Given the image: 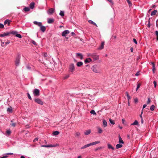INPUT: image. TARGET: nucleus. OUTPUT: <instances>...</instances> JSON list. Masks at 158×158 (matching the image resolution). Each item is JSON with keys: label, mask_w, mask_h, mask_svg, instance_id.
<instances>
[{"label": "nucleus", "mask_w": 158, "mask_h": 158, "mask_svg": "<svg viewBox=\"0 0 158 158\" xmlns=\"http://www.w3.org/2000/svg\"><path fill=\"white\" fill-rule=\"evenodd\" d=\"M107 0L108 1V2H110L111 3H113L112 1V0Z\"/></svg>", "instance_id": "69168bd1"}, {"label": "nucleus", "mask_w": 158, "mask_h": 158, "mask_svg": "<svg viewBox=\"0 0 158 158\" xmlns=\"http://www.w3.org/2000/svg\"><path fill=\"white\" fill-rule=\"evenodd\" d=\"M151 64H152V67L153 66V65H155V64H154V62H151Z\"/></svg>", "instance_id": "0e129e2a"}, {"label": "nucleus", "mask_w": 158, "mask_h": 158, "mask_svg": "<svg viewBox=\"0 0 158 158\" xmlns=\"http://www.w3.org/2000/svg\"><path fill=\"white\" fill-rule=\"evenodd\" d=\"M100 143L99 141H95L94 142H93V143H90L88 144H87L83 146V147H82L81 149H83L84 148H85L87 147H88L90 146L91 145H94L97 144H98V143Z\"/></svg>", "instance_id": "f03ea898"}, {"label": "nucleus", "mask_w": 158, "mask_h": 158, "mask_svg": "<svg viewBox=\"0 0 158 158\" xmlns=\"http://www.w3.org/2000/svg\"><path fill=\"white\" fill-rule=\"evenodd\" d=\"M80 58L82 59L83 58V56L80 53Z\"/></svg>", "instance_id": "5fc2aeb1"}, {"label": "nucleus", "mask_w": 158, "mask_h": 158, "mask_svg": "<svg viewBox=\"0 0 158 158\" xmlns=\"http://www.w3.org/2000/svg\"><path fill=\"white\" fill-rule=\"evenodd\" d=\"M103 125L104 127H106L107 126V123L106 121L104 120L103 122Z\"/></svg>", "instance_id": "bb28decb"}, {"label": "nucleus", "mask_w": 158, "mask_h": 158, "mask_svg": "<svg viewBox=\"0 0 158 158\" xmlns=\"http://www.w3.org/2000/svg\"><path fill=\"white\" fill-rule=\"evenodd\" d=\"M125 120L124 119H122V122L124 124L125 122Z\"/></svg>", "instance_id": "13d9d810"}, {"label": "nucleus", "mask_w": 158, "mask_h": 158, "mask_svg": "<svg viewBox=\"0 0 158 158\" xmlns=\"http://www.w3.org/2000/svg\"><path fill=\"white\" fill-rule=\"evenodd\" d=\"M151 102V100H150V98H148V101L147 102V103L148 104H149V103H150Z\"/></svg>", "instance_id": "09e8293b"}, {"label": "nucleus", "mask_w": 158, "mask_h": 158, "mask_svg": "<svg viewBox=\"0 0 158 158\" xmlns=\"http://www.w3.org/2000/svg\"><path fill=\"white\" fill-rule=\"evenodd\" d=\"M138 124V122L137 120H135L134 122L131 124V125H137Z\"/></svg>", "instance_id": "4be33fe9"}, {"label": "nucleus", "mask_w": 158, "mask_h": 158, "mask_svg": "<svg viewBox=\"0 0 158 158\" xmlns=\"http://www.w3.org/2000/svg\"><path fill=\"white\" fill-rule=\"evenodd\" d=\"M141 85V84L140 83H137V88L136 89V91H137V90L140 87Z\"/></svg>", "instance_id": "cd10ccee"}, {"label": "nucleus", "mask_w": 158, "mask_h": 158, "mask_svg": "<svg viewBox=\"0 0 158 158\" xmlns=\"http://www.w3.org/2000/svg\"><path fill=\"white\" fill-rule=\"evenodd\" d=\"M134 101L135 103L137 102H138V99L137 98H135L134 99Z\"/></svg>", "instance_id": "603ef678"}, {"label": "nucleus", "mask_w": 158, "mask_h": 158, "mask_svg": "<svg viewBox=\"0 0 158 158\" xmlns=\"http://www.w3.org/2000/svg\"><path fill=\"white\" fill-rule=\"evenodd\" d=\"M59 134V132L58 131H55L53 133V134L54 135H56Z\"/></svg>", "instance_id": "7c9ffc66"}, {"label": "nucleus", "mask_w": 158, "mask_h": 158, "mask_svg": "<svg viewBox=\"0 0 158 158\" xmlns=\"http://www.w3.org/2000/svg\"><path fill=\"white\" fill-rule=\"evenodd\" d=\"M107 145L108 148L109 149H111L113 150H114V148L110 144L108 143L107 144Z\"/></svg>", "instance_id": "412c9836"}, {"label": "nucleus", "mask_w": 158, "mask_h": 158, "mask_svg": "<svg viewBox=\"0 0 158 158\" xmlns=\"http://www.w3.org/2000/svg\"><path fill=\"white\" fill-rule=\"evenodd\" d=\"M89 56L91 57L94 60H98L99 58L98 55L95 54V53L90 54Z\"/></svg>", "instance_id": "7ed1b4c3"}, {"label": "nucleus", "mask_w": 158, "mask_h": 158, "mask_svg": "<svg viewBox=\"0 0 158 158\" xmlns=\"http://www.w3.org/2000/svg\"><path fill=\"white\" fill-rule=\"evenodd\" d=\"M98 132L99 133H101L102 132V129L100 127H98Z\"/></svg>", "instance_id": "473e14b6"}, {"label": "nucleus", "mask_w": 158, "mask_h": 158, "mask_svg": "<svg viewBox=\"0 0 158 158\" xmlns=\"http://www.w3.org/2000/svg\"><path fill=\"white\" fill-rule=\"evenodd\" d=\"M59 145L57 144H50V147H55L57 146H58Z\"/></svg>", "instance_id": "f704fd0d"}, {"label": "nucleus", "mask_w": 158, "mask_h": 158, "mask_svg": "<svg viewBox=\"0 0 158 158\" xmlns=\"http://www.w3.org/2000/svg\"><path fill=\"white\" fill-rule=\"evenodd\" d=\"M33 23L34 24L37 25L39 27L41 26V25L42 24V23L38 22L37 21H34Z\"/></svg>", "instance_id": "ddd939ff"}, {"label": "nucleus", "mask_w": 158, "mask_h": 158, "mask_svg": "<svg viewBox=\"0 0 158 158\" xmlns=\"http://www.w3.org/2000/svg\"><path fill=\"white\" fill-rule=\"evenodd\" d=\"M11 126H12L13 127H15V126L16 125V124L15 123H13L11 124Z\"/></svg>", "instance_id": "6e6d98bb"}, {"label": "nucleus", "mask_w": 158, "mask_h": 158, "mask_svg": "<svg viewBox=\"0 0 158 158\" xmlns=\"http://www.w3.org/2000/svg\"><path fill=\"white\" fill-rule=\"evenodd\" d=\"M16 36L19 38H22L21 35L17 33Z\"/></svg>", "instance_id": "58836bf2"}, {"label": "nucleus", "mask_w": 158, "mask_h": 158, "mask_svg": "<svg viewBox=\"0 0 158 158\" xmlns=\"http://www.w3.org/2000/svg\"><path fill=\"white\" fill-rule=\"evenodd\" d=\"M17 32L16 31H13L11 32V33L14 35H16L17 34Z\"/></svg>", "instance_id": "49530a36"}, {"label": "nucleus", "mask_w": 158, "mask_h": 158, "mask_svg": "<svg viewBox=\"0 0 158 158\" xmlns=\"http://www.w3.org/2000/svg\"><path fill=\"white\" fill-rule=\"evenodd\" d=\"M4 27V26L3 24L0 23V28H2Z\"/></svg>", "instance_id": "a18cd8bd"}, {"label": "nucleus", "mask_w": 158, "mask_h": 158, "mask_svg": "<svg viewBox=\"0 0 158 158\" xmlns=\"http://www.w3.org/2000/svg\"><path fill=\"white\" fill-rule=\"evenodd\" d=\"M153 84H154V85L155 88H156V82L155 81H153Z\"/></svg>", "instance_id": "8fccbe9b"}, {"label": "nucleus", "mask_w": 158, "mask_h": 158, "mask_svg": "<svg viewBox=\"0 0 158 158\" xmlns=\"http://www.w3.org/2000/svg\"><path fill=\"white\" fill-rule=\"evenodd\" d=\"M10 43L9 41H7L5 43V45H6L7 44H9Z\"/></svg>", "instance_id": "680f3d73"}, {"label": "nucleus", "mask_w": 158, "mask_h": 158, "mask_svg": "<svg viewBox=\"0 0 158 158\" xmlns=\"http://www.w3.org/2000/svg\"><path fill=\"white\" fill-rule=\"evenodd\" d=\"M147 106V105L146 104H144L143 106V109H144Z\"/></svg>", "instance_id": "338daca9"}, {"label": "nucleus", "mask_w": 158, "mask_h": 158, "mask_svg": "<svg viewBox=\"0 0 158 158\" xmlns=\"http://www.w3.org/2000/svg\"><path fill=\"white\" fill-rule=\"evenodd\" d=\"M69 71L71 72H73L74 70V65L73 64H72L69 66Z\"/></svg>", "instance_id": "0eeeda50"}, {"label": "nucleus", "mask_w": 158, "mask_h": 158, "mask_svg": "<svg viewBox=\"0 0 158 158\" xmlns=\"http://www.w3.org/2000/svg\"><path fill=\"white\" fill-rule=\"evenodd\" d=\"M20 59V56L19 55L17 56L15 60V64L16 66H18L19 65Z\"/></svg>", "instance_id": "39448f33"}, {"label": "nucleus", "mask_w": 158, "mask_h": 158, "mask_svg": "<svg viewBox=\"0 0 158 158\" xmlns=\"http://www.w3.org/2000/svg\"><path fill=\"white\" fill-rule=\"evenodd\" d=\"M157 12V10H154L151 14V16L154 15L156 14V13Z\"/></svg>", "instance_id": "393cba45"}, {"label": "nucleus", "mask_w": 158, "mask_h": 158, "mask_svg": "<svg viewBox=\"0 0 158 158\" xmlns=\"http://www.w3.org/2000/svg\"><path fill=\"white\" fill-rule=\"evenodd\" d=\"M133 41L136 44H137V41L135 39H133Z\"/></svg>", "instance_id": "3c124183"}, {"label": "nucleus", "mask_w": 158, "mask_h": 158, "mask_svg": "<svg viewBox=\"0 0 158 158\" xmlns=\"http://www.w3.org/2000/svg\"><path fill=\"white\" fill-rule=\"evenodd\" d=\"M47 20L48 23L49 24L52 23L54 22V19H52L48 18Z\"/></svg>", "instance_id": "dca6fc26"}, {"label": "nucleus", "mask_w": 158, "mask_h": 158, "mask_svg": "<svg viewBox=\"0 0 158 158\" xmlns=\"http://www.w3.org/2000/svg\"><path fill=\"white\" fill-rule=\"evenodd\" d=\"M35 101L38 104L42 105L44 104L43 101L40 99L39 98H35Z\"/></svg>", "instance_id": "423d86ee"}, {"label": "nucleus", "mask_w": 158, "mask_h": 158, "mask_svg": "<svg viewBox=\"0 0 158 158\" xmlns=\"http://www.w3.org/2000/svg\"><path fill=\"white\" fill-rule=\"evenodd\" d=\"M59 15L63 17L64 16V12L63 11H60Z\"/></svg>", "instance_id": "72a5a7b5"}, {"label": "nucleus", "mask_w": 158, "mask_h": 158, "mask_svg": "<svg viewBox=\"0 0 158 158\" xmlns=\"http://www.w3.org/2000/svg\"><path fill=\"white\" fill-rule=\"evenodd\" d=\"M40 30L43 32H44L46 30V27L44 26H42L41 25V26H40Z\"/></svg>", "instance_id": "4468645a"}, {"label": "nucleus", "mask_w": 158, "mask_h": 158, "mask_svg": "<svg viewBox=\"0 0 158 158\" xmlns=\"http://www.w3.org/2000/svg\"><path fill=\"white\" fill-rule=\"evenodd\" d=\"M13 154V153H12L9 152V153H6L5 154H6V155H12Z\"/></svg>", "instance_id": "4d7b16f0"}, {"label": "nucleus", "mask_w": 158, "mask_h": 158, "mask_svg": "<svg viewBox=\"0 0 158 158\" xmlns=\"http://www.w3.org/2000/svg\"><path fill=\"white\" fill-rule=\"evenodd\" d=\"M35 3L34 2L31 3L30 4V7L31 9L34 8V7Z\"/></svg>", "instance_id": "aec40b11"}, {"label": "nucleus", "mask_w": 158, "mask_h": 158, "mask_svg": "<svg viewBox=\"0 0 158 158\" xmlns=\"http://www.w3.org/2000/svg\"><path fill=\"white\" fill-rule=\"evenodd\" d=\"M126 95H127V97L128 96H129V94H128V92H126Z\"/></svg>", "instance_id": "774afa93"}, {"label": "nucleus", "mask_w": 158, "mask_h": 158, "mask_svg": "<svg viewBox=\"0 0 158 158\" xmlns=\"http://www.w3.org/2000/svg\"><path fill=\"white\" fill-rule=\"evenodd\" d=\"M109 120H110V123L111 124H115V123L113 120H112L111 119H110Z\"/></svg>", "instance_id": "a19ab883"}, {"label": "nucleus", "mask_w": 158, "mask_h": 158, "mask_svg": "<svg viewBox=\"0 0 158 158\" xmlns=\"http://www.w3.org/2000/svg\"><path fill=\"white\" fill-rule=\"evenodd\" d=\"M155 106L154 105H152L150 107V109L152 111H153L154 110Z\"/></svg>", "instance_id": "c9c22d12"}, {"label": "nucleus", "mask_w": 158, "mask_h": 158, "mask_svg": "<svg viewBox=\"0 0 158 158\" xmlns=\"http://www.w3.org/2000/svg\"><path fill=\"white\" fill-rule=\"evenodd\" d=\"M44 56L47 60H49L50 58V57L46 53H44Z\"/></svg>", "instance_id": "f3484780"}, {"label": "nucleus", "mask_w": 158, "mask_h": 158, "mask_svg": "<svg viewBox=\"0 0 158 158\" xmlns=\"http://www.w3.org/2000/svg\"><path fill=\"white\" fill-rule=\"evenodd\" d=\"M38 140V139L37 138H35L34 139L33 141L36 142V141H37Z\"/></svg>", "instance_id": "bf43d9fd"}, {"label": "nucleus", "mask_w": 158, "mask_h": 158, "mask_svg": "<svg viewBox=\"0 0 158 158\" xmlns=\"http://www.w3.org/2000/svg\"><path fill=\"white\" fill-rule=\"evenodd\" d=\"M11 22V21L10 20L7 19L4 21V24L5 25H6L7 23L8 26H9Z\"/></svg>", "instance_id": "f8f14e48"}, {"label": "nucleus", "mask_w": 158, "mask_h": 158, "mask_svg": "<svg viewBox=\"0 0 158 158\" xmlns=\"http://www.w3.org/2000/svg\"><path fill=\"white\" fill-rule=\"evenodd\" d=\"M69 33V31L68 30H66L64 31L62 33V35L63 36H65L67 34Z\"/></svg>", "instance_id": "1a4fd4ad"}, {"label": "nucleus", "mask_w": 158, "mask_h": 158, "mask_svg": "<svg viewBox=\"0 0 158 158\" xmlns=\"http://www.w3.org/2000/svg\"><path fill=\"white\" fill-rule=\"evenodd\" d=\"M69 77V75H65L64 77V79H66L67 78H68Z\"/></svg>", "instance_id": "c03bdc74"}, {"label": "nucleus", "mask_w": 158, "mask_h": 158, "mask_svg": "<svg viewBox=\"0 0 158 158\" xmlns=\"http://www.w3.org/2000/svg\"><path fill=\"white\" fill-rule=\"evenodd\" d=\"M33 93L35 96H38L40 95V91L38 89H35L33 91Z\"/></svg>", "instance_id": "20e7f679"}, {"label": "nucleus", "mask_w": 158, "mask_h": 158, "mask_svg": "<svg viewBox=\"0 0 158 158\" xmlns=\"http://www.w3.org/2000/svg\"><path fill=\"white\" fill-rule=\"evenodd\" d=\"M7 112L12 113V108L11 107H10V108H8L7 110Z\"/></svg>", "instance_id": "c85d7f7f"}, {"label": "nucleus", "mask_w": 158, "mask_h": 158, "mask_svg": "<svg viewBox=\"0 0 158 158\" xmlns=\"http://www.w3.org/2000/svg\"><path fill=\"white\" fill-rule=\"evenodd\" d=\"M91 132V130H88L86 131H85V132L84 134L85 135H88L90 134Z\"/></svg>", "instance_id": "b1692460"}, {"label": "nucleus", "mask_w": 158, "mask_h": 158, "mask_svg": "<svg viewBox=\"0 0 158 158\" xmlns=\"http://www.w3.org/2000/svg\"><path fill=\"white\" fill-rule=\"evenodd\" d=\"M104 42H102L100 46L98 48V49L99 50H101L104 48Z\"/></svg>", "instance_id": "9d476101"}, {"label": "nucleus", "mask_w": 158, "mask_h": 158, "mask_svg": "<svg viewBox=\"0 0 158 158\" xmlns=\"http://www.w3.org/2000/svg\"><path fill=\"white\" fill-rule=\"evenodd\" d=\"M27 96H28V98L29 99L31 100V96H30L29 94V93H27Z\"/></svg>", "instance_id": "37998d69"}, {"label": "nucleus", "mask_w": 158, "mask_h": 158, "mask_svg": "<svg viewBox=\"0 0 158 158\" xmlns=\"http://www.w3.org/2000/svg\"><path fill=\"white\" fill-rule=\"evenodd\" d=\"M23 10L27 12L30 10V8L29 7H25L24 9Z\"/></svg>", "instance_id": "c756f323"}, {"label": "nucleus", "mask_w": 158, "mask_h": 158, "mask_svg": "<svg viewBox=\"0 0 158 158\" xmlns=\"http://www.w3.org/2000/svg\"><path fill=\"white\" fill-rule=\"evenodd\" d=\"M88 22L89 23L92 24L95 26L96 27H97V25L94 22L91 20H89Z\"/></svg>", "instance_id": "5701e85b"}, {"label": "nucleus", "mask_w": 158, "mask_h": 158, "mask_svg": "<svg viewBox=\"0 0 158 158\" xmlns=\"http://www.w3.org/2000/svg\"><path fill=\"white\" fill-rule=\"evenodd\" d=\"M90 113L91 114H93V115H96V113L95 112V111L94 110H92L90 111Z\"/></svg>", "instance_id": "e433bc0d"}, {"label": "nucleus", "mask_w": 158, "mask_h": 158, "mask_svg": "<svg viewBox=\"0 0 158 158\" xmlns=\"http://www.w3.org/2000/svg\"><path fill=\"white\" fill-rule=\"evenodd\" d=\"M123 147V145L122 144H118L116 145V148L118 149L119 148H121Z\"/></svg>", "instance_id": "a878e982"}, {"label": "nucleus", "mask_w": 158, "mask_h": 158, "mask_svg": "<svg viewBox=\"0 0 158 158\" xmlns=\"http://www.w3.org/2000/svg\"><path fill=\"white\" fill-rule=\"evenodd\" d=\"M55 9L53 8L49 9L47 11V13L48 15H52L54 12Z\"/></svg>", "instance_id": "6e6552de"}, {"label": "nucleus", "mask_w": 158, "mask_h": 158, "mask_svg": "<svg viewBox=\"0 0 158 158\" xmlns=\"http://www.w3.org/2000/svg\"><path fill=\"white\" fill-rule=\"evenodd\" d=\"M155 33L157 37V40H158V31H156Z\"/></svg>", "instance_id": "ea45409f"}, {"label": "nucleus", "mask_w": 158, "mask_h": 158, "mask_svg": "<svg viewBox=\"0 0 158 158\" xmlns=\"http://www.w3.org/2000/svg\"><path fill=\"white\" fill-rule=\"evenodd\" d=\"M40 147L45 148H50V145H41L40 146Z\"/></svg>", "instance_id": "2f4dec72"}, {"label": "nucleus", "mask_w": 158, "mask_h": 158, "mask_svg": "<svg viewBox=\"0 0 158 158\" xmlns=\"http://www.w3.org/2000/svg\"><path fill=\"white\" fill-rule=\"evenodd\" d=\"M142 114H143V111H142L141 112V114L139 115V116H140V117L141 118V119L142 118Z\"/></svg>", "instance_id": "e2e57ef3"}, {"label": "nucleus", "mask_w": 158, "mask_h": 158, "mask_svg": "<svg viewBox=\"0 0 158 158\" xmlns=\"http://www.w3.org/2000/svg\"><path fill=\"white\" fill-rule=\"evenodd\" d=\"M156 70V67L155 65H153V66L152 67V71L153 73H155V71Z\"/></svg>", "instance_id": "4c0bfd02"}, {"label": "nucleus", "mask_w": 158, "mask_h": 158, "mask_svg": "<svg viewBox=\"0 0 158 158\" xmlns=\"http://www.w3.org/2000/svg\"><path fill=\"white\" fill-rule=\"evenodd\" d=\"M10 34V32H6V33H4L3 34H0V37H4L6 36H8Z\"/></svg>", "instance_id": "9b49d317"}, {"label": "nucleus", "mask_w": 158, "mask_h": 158, "mask_svg": "<svg viewBox=\"0 0 158 158\" xmlns=\"http://www.w3.org/2000/svg\"><path fill=\"white\" fill-rule=\"evenodd\" d=\"M92 61V60L90 58H88L86 59L85 60V63H89L90 62Z\"/></svg>", "instance_id": "2eb2a0df"}, {"label": "nucleus", "mask_w": 158, "mask_h": 158, "mask_svg": "<svg viewBox=\"0 0 158 158\" xmlns=\"http://www.w3.org/2000/svg\"><path fill=\"white\" fill-rule=\"evenodd\" d=\"M118 138H119V141H118L119 143H122L123 144V143L124 142L122 139V138L121 137L120 135H119V136H118Z\"/></svg>", "instance_id": "6ab92c4d"}, {"label": "nucleus", "mask_w": 158, "mask_h": 158, "mask_svg": "<svg viewBox=\"0 0 158 158\" xmlns=\"http://www.w3.org/2000/svg\"><path fill=\"white\" fill-rule=\"evenodd\" d=\"M127 2L129 4V5L130 6L131 5V2L130 1V0H126Z\"/></svg>", "instance_id": "de8ad7c7"}, {"label": "nucleus", "mask_w": 158, "mask_h": 158, "mask_svg": "<svg viewBox=\"0 0 158 158\" xmlns=\"http://www.w3.org/2000/svg\"><path fill=\"white\" fill-rule=\"evenodd\" d=\"M139 75V72H137L135 74V75L136 76H138Z\"/></svg>", "instance_id": "864d4df0"}, {"label": "nucleus", "mask_w": 158, "mask_h": 158, "mask_svg": "<svg viewBox=\"0 0 158 158\" xmlns=\"http://www.w3.org/2000/svg\"><path fill=\"white\" fill-rule=\"evenodd\" d=\"M31 42L32 44H33L34 45H37V44L35 42V41L33 40H32L31 41Z\"/></svg>", "instance_id": "79ce46f5"}, {"label": "nucleus", "mask_w": 158, "mask_h": 158, "mask_svg": "<svg viewBox=\"0 0 158 158\" xmlns=\"http://www.w3.org/2000/svg\"><path fill=\"white\" fill-rule=\"evenodd\" d=\"M11 133V131L10 129L6 131V135L7 136H9L10 135V134Z\"/></svg>", "instance_id": "a211bd4d"}, {"label": "nucleus", "mask_w": 158, "mask_h": 158, "mask_svg": "<svg viewBox=\"0 0 158 158\" xmlns=\"http://www.w3.org/2000/svg\"><path fill=\"white\" fill-rule=\"evenodd\" d=\"M92 70L94 73H100L101 70L100 66L99 65L95 64L91 68Z\"/></svg>", "instance_id": "f257e3e1"}, {"label": "nucleus", "mask_w": 158, "mask_h": 158, "mask_svg": "<svg viewBox=\"0 0 158 158\" xmlns=\"http://www.w3.org/2000/svg\"><path fill=\"white\" fill-rule=\"evenodd\" d=\"M128 101H129V100L131 99V98L130 96H128L127 97Z\"/></svg>", "instance_id": "052dcab7"}]
</instances>
